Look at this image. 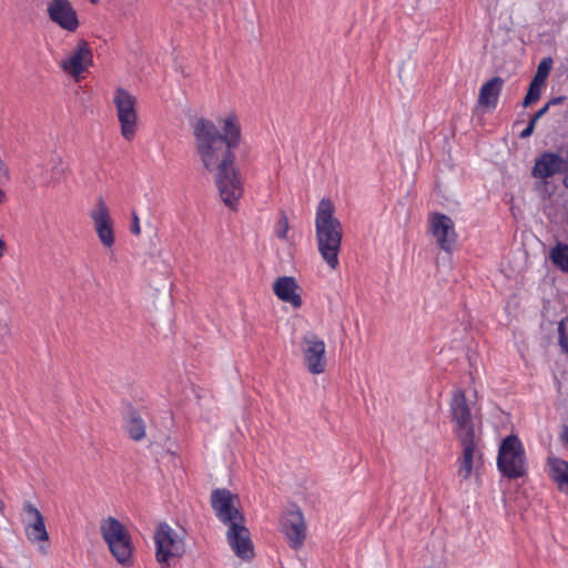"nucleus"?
Returning <instances> with one entry per match:
<instances>
[{
	"instance_id": "obj_25",
	"label": "nucleus",
	"mask_w": 568,
	"mask_h": 568,
	"mask_svg": "<svg viewBox=\"0 0 568 568\" xmlns=\"http://www.w3.org/2000/svg\"><path fill=\"white\" fill-rule=\"evenodd\" d=\"M125 429L133 440H140L145 436L144 420L136 413H130L126 416Z\"/></svg>"
},
{
	"instance_id": "obj_19",
	"label": "nucleus",
	"mask_w": 568,
	"mask_h": 568,
	"mask_svg": "<svg viewBox=\"0 0 568 568\" xmlns=\"http://www.w3.org/2000/svg\"><path fill=\"white\" fill-rule=\"evenodd\" d=\"M227 527L226 539L235 556L251 560L254 557V546L244 521L233 523Z\"/></svg>"
},
{
	"instance_id": "obj_6",
	"label": "nucleus",
	"mask_w": 568,
	"mask_h": 568,
	"mask_svg": "<svg viewBox=\"0 0 568 568\" xmlns=\"http://www.w3.org/2000/svg\"><path fill=\"white\" fill-rule=\"evenodd\" d=\"M497 466L500 473L508 478H519L526 474L525 448L517 436L509 435L501 442Z\"/></svg>"
},
{
	"instance_id": "obj_9",
	"label": "nucleus",
	"mask_w": 568,
	"mask_h": 568,
	"mask_svg": "<svg viewBox=\"0 0 568 568\" xmlns=\"http://www.w3.org/2000/svg\"><path fill=\"white\" fill-rule=\"evenodd\" d=\"M305 368L313 375L323 374L327 366L324 339L313 331L305 332L298 343Z\"/></svg>"
},
{
	"instance_id": "obj_4",
	"label": "nucleus",
	"mask_w": 568,
	"mask_h": 568,
	"mask_svg": "<svg viewBox=\"0 0 568 568\" xmlns=\"http://www.w3.org/2000/svg\"><path fill=\"white\" fill-rule=\"evenodd\" d=\"M155 558L162 566L169 567L170 564L181 558L185 552V534L182 529H176L166 523L160 524L154 532Z\"/></svg>"
},
{
	"instance_id": "obj_24",
	"label": "nucleus",
	"mask_w": 568,
	"mask_h": 568,
	"mask_svg": "<svg viewBox=\"0 0 568 568\" xmlns=\"http://www.w3.org/2000/svg\"><path fill=\"white\" fill-rule=\"evenodd\" d=\"M48 169L47 185H57L64 179L67 169L61 155L54 154L48 163Z\"/></svg>"
},
{
	"instance_id": "obj_27",
	"label": "nucleus",
	"mask_w": 568,
	"mask_h": 568,
	"mask_svg": "<svg viewBox=\"0 0 568 568\" xmlns=\"http://www.w3.org/2000/svg\"><path fill=\"white\" fill-rule=\"evenodd\" d=\"M274 234L278 240L288 244L292 243L293 236L290 232V222L285 213H281L278 220L276 221L274 225Z\"/></svg>"
},
{
	"instance_id": "obj_7",
	"label": "nucleus",
	"mask_w": 568,
	"mask_h": 568,
	"mask_svg": "<svg viewBox=\"0 0 568 568\" xmlns=\"http://www.w3.org/2000/svg\"><path fill=\"white\" fill-rule=\"evenodd\" d=\"M88 215L100 244L106 251H112L116 242L115 222L106 200L98 196Z\"/></svg>"
},
{
	"instance_id": "obj_12",
	"label": "nucleus",
	"mask_w": 568,
	"mask_h": 568,
	"mask_svg": "<svg viewBox=\"0 0 568 568\" xmlns=\"http://www.w3.org/2000/svg\"><path fill=\"white\" fill-rule=\"evenodd\" d=\"M462 455L457 460V475L463 480L477 476L483 465V455L478 448L479 435L458 438Z\"/></svg>"
},
{
	"instance_id": "obj_35",
	"label": "nucleus",
	"mask_w": 568,
	"mask_h": 568,
	"mask_svg": "<svg viewBox=\"0 0 568 568\" xmlns=\"http://www.w3.org/2000/svg\"><path fill=\"white\" fill-rule=\"evenodd\" d=\"M559 345L561 349L568 355V336H560Z\"/></svg>"
},
{
	"instance_id": "obj_10",
	"label": "nucleus",
	"mask_w": 568,
	"mask_h": 568,
	"mask_svg": "<svg viewBox=\"0 0 568 568\" xmlns=\"http://www.w3.org/2000/svg\"><path fill=\"white\" fill-rule=\"evenodd\" d=\"M449 412L454 432L458 438L478 436L475 416L471 414L464 390L458 388L453 392Z\"/></svg>"
},
{
	"instance_id": "obj_37",
	"label": "nucleus",
	"mask_w": 568,
	"mask_h": 568,
	"mask_svg": "<svg viewBox=\"0 0 568 568\" xmlns=\"http://www.w3.org/2000/svg\"><path fill=\"white\" fill-rule=\"evenodd\" d=\"M7 244L6 241L0 237V260L6 255Z\"/></svg>"
},
{
	"instance_id": "obj_3",
	"label": "nucleus",
	"mask_w": 568,
	"mask_h": 568,
	"mask_svg": "<svg viewBox=\"0 0 568 568\" xmlns=\"http://www.w3.org/2000/svg\"><path fill=\"white\" fill-rule=\"evenodd\" d=\"M100 532L112 556L122 566L132 564L133 545L126 528L114 517L100 523Z\"/></svg>"
},
{
	"instance_id": "obj_16",
	"label": "nucleus",
	"mask_w": 568,
	"mask_h": 568,
	"mask_svg": "<svg viewBox=\"0 0 568 568\" xmlns=\"http://www.w3.org/2000/svg\"><path fill=\"white\" fill-rule=\"evenodd\" d=\"M93 53L89 43L84 40L77 42L74 48L60 61V68L74 80H79L82 73L92 65Z\"/></svg>"
},
{
	"instance_id": "obj_34",
	"label": "nucleus",
	"mask_w": 568,
	"mask_h": 568,
	"mask_svg": "<svg viewBox=\"0 0 568 568\" xmlns=\"http://www.w3.org/2000/svg\"><path fill=\"white\" fill-rule=\"evenodd\" d=\"M549 110V105L546 103L541 109H539L535 115L531 118L532 121L537 122L541 116H544Z\"/></svg>"
},
{
	"instance_id": "obj_39",
	"label": "nucleus",
	"mask_w": 568,
	"mask_h": 568,
	"mask_svg": "<svg viewBox=\"0 0 568 568\" xmlns=\"http://www.w3.org/2000/svg\"><path fill=\"white\" fill-rule=\"evenodd\" d=\"M6 201V193L0 189V204L4 203Z\"/></svg>"
},
{
	"instance_id": "obj_22",
	"label": "nucleus",
	"mask_w": 568,
	"mask_h": 568,
	"mask_svg": "<svg viewBox=\"0 0 568 568\" xmlns=\"http://www.w3.org/2000/svg\"><path fill=\"white\" fill-rule=\"evenodd\" d=\"M504 83L505 81L500 77H494L486 81L479 89V106L487 111L494 110L498 104Z\"/></svg>"
},
{
	"instance_id": "obj_17",
	"label": "nucleus",
	"mask_w": 568,
	"mask_h": 568,
	"mask_svg": "<svg viewBox=\"0 0 568 568\" xmlns=\"http://www.w3.org/2000/svg\"><path fill=\"white\" fill-rule=\"evenodd\" d=\"M219 135L227 144L237 149L243 140L242 123L240 114L234 109H227L221 112L214 122Z\"/></svg>"
},
{
	"instance_id": "obj_18",
	"label": "nucleus",
	"mask_w": 568,
	"mask_h": 568,
	"mask_svg": "<svg viewBox=\"0 0 568 568\" xmlns=\"http://www.w3.org/2000/svg\"><path fill=\"white\" fill-rule=\"evenodd\" d=\"M22 521L26 537L31 544H41L49 540L44 517L30 501L23 504Z\"/></svg>"
},
{
	"instance_id": "obj_2",
	"label": "nucleus",
	"mask_w": 568,
	"mask_h": 568,
	"mask_svg": "<svg viewBox=\"0 0 568 568\" xmlns=\"http://www.w3.org/2000/svg\"><path fill=\"white\" fill-rule=\"evenodd\" d=\"M315 236L318 253L329 270L339 266L338 254L342 246L343 226L335 216V206L329 199H322L315 212Z\"/></svg>"
},
{
	"instance_id": "obj_30",
	"label": "nucleus",
	"mask_w": 568,
	"mask_h": 568,
	"mask_svg": "<svg viewBox=\"0 0 568 568\" xmlns=\"http://www.w3.org/2000/svg\"><path fill=\"white\" fill-rule=\"evenodd\" d=\"M10 328L7 323L0 322V352L3 351L4 341L9 336Z\"/></svg>"
},
{
	"instance_id": "obj_42",
	"label": "nucleus",
	"mask_w": 568,
	"mask_h": 568,
	"mask_svg": "<svg viewBox=\"0 0 568 568\" xmlns=\"http://www.w3.org/2000/svg\"><path fill=\"white\" fill-rule=\"evenodd\" d=\"M0 568H3V567L0 566Z\"/></svg>"
},
{
	"instance_id": "obj_40",
	"label": "nucleus",
	"mask_w": 568,
	"mask_h": 568,
	"mask_svg": "<svg viewBox=\"0 0 568 568\" xmlns=\"http://www.w3.org/2000/svg\"><path fill=\"white\" fill-rule=\"evenodd\" d=\"M4 510V504L0 500V515L3 514Z\"/></svg>"
},
{
	"instance_id": "obj_21",
	"label": "nucleus",
	"mask_w": 568,
	"mask_h": 568,
	"mask_svg": "<svg viewBox=\"0 0 568 568\" xmlns=\"http://www.w3.org/2000/svg\"><path fill=\"white\" fill-rule=\"evenodd\" d=\"M562 168L564 159L559 154L545 152L536 159L532 168V175L535 178L546 180L560 172Z\"/></svg>"
},
{
	"instance_id": "obj_29",
	"label": "nucleus",
	"mask_w": 568,
	"mask_h": 568,
	"mask_svg": "<svg viewBox=\"0 0 568 568\" xmlns=\"http://www.w3.org/2000/svg\"><path fill=\"white\" fill-rule=\"evenodd\" d=\"M542 88L544 84L535 80H531L529 89L523 102L524 106H528L529 104L537 102L540 99Z\"/></svg>"
},
{
	"instance_id": "obj_15",
	"label": "nucleus",
	"mask_w": 568,
	"mask_h": 568,
	"mask_svg": "<svg viewBox=\"0 0 568 568\" xmlns=\"http://www.w3.org/2000/svg\"><path fill=\"white\" fill-rule=\"evenodd\" d=\"M428 232L437 246L450 253L457 240L454 221L443 213H430L428 216Z\"/></svg>"
},
{
	"instance_id": "obj_8",
	"label": "nucleus",
	"mask_w": 568,
	"mask_h": 568,
	"mask_svg": "<svg viewBox=\"0 0 568 568\" xmlns=\"http://www.w3.org/2000/svg\"><path fill=\"white\" fill-rule=\"evenodd\" d=\"M212 173L222 202L231 210L236 209L244 194V184L235 164Z\"/></svg>"
},
{
	"instance_id": "obj_33",
	"label": "nucleus",
	"mask_w": 568,
	"mask_h": 568,
	"mask_svg": "<svg viewBox=\"0 0 568 568\" xmlns=\"http://www.w3.org/2000/svg\"><path fill=\"white\" fill-rule=\"evenodd\" d=\"M9 180V172L6 168L4 163L0 159V183L7 182Z\"/></svg>"
},
{
	"instance_id": "obj_5",
	"label": "nucleus",
	"mask_w": 568,
	"mask_h": 568,
	"mask_svg": "<svg viewBox=\"0 0 568 568\" xmlns=\"http://www.w3.org/2000/svg\"><path fill=\"white\" fill-rule=\"evenodd\" d=\"M112 102L122 138L129 142L134 140L139 131L138 98L119 87L113 92Z\"/></svg>"
},
{
	"instance_id": "obj_1",
	"label": "nucleus",
	"mask_w": 568,
	"mask_h": 568,
	"mask_svg": "<svg viewBox=\"0 0 568 568\" xmlns=\"http://www.w3.org/2000/svg\"><path fill=\"white\" fill-rule=\"evenodd\" d=\"M194 148L203 168L212 173L235 164L234 148L220 138L214 121L199 118L192 123Z\"/></svg>"
},
{
	"instance_id": "obj_28",
	"label": "nucleus",
	"mask_w": 568,
	"mask_h": 568,
	"mask_svg": "<svg viewBox=\"0 0 568 568\" xmlns=\"http://www.w3.org/2000/svg\"><path fill=\"white\" fill-rule=\"evenodd\" d=\"M552 68V59L551 58H545L540 61L538 64L536 74L534 75L532 80L541 83L545 85L547 78L551 71Z\"/></svg>"
},
{
	"instance_id": "obj_14",
	"label": "nucleus",
	"mask_w": 568,
	"mask_h": 568,
	"mask_svg": "<svg viewBox=\"0 0 568 568\" xmlns=\"http://www.w3.org/2000/svg\"><path fill=\"white\" fill-rule=\"evenodd\" d=\"M280 528L293 549H300L303 546L306 539V524L298 507L292 506L282 514Z\"/></svg>"
},
{
	"instance_id": "obj_11",
	"label": "nucleus",
	"mask_w": 568,
	"mask_h": 568,
	"mask_svg": "<svg viewBox=\"0 0 568 568\" xmlns=\"http://www.w3.org/2000/svg\"><path fill=\"white\" fill-rule=\"evenodd\" d=\"M211 506L216 517L227 526L244 521V516L240 510V499L229 489H214L211 494Z\"/></svg>"
},
{
	"instance_id": "obj_32",
	"label": "nucleus",
	"mask_w": 568,
	"mask_h": 568,
	"mask_svg": "<svg viewBox=\"0 0 568 568\" xmlns=\"http://www.w3.org/2000/svg\"><path fill=\"white\" fill-rule=\"evenodd\" d=\"M535 125H536V122L530 120V122L527 125V128L524 131H521L520 138L521 139L529 138L532 134L534 130H535Z\"/></svg>"
},
{
	"instance_id": "obj_23",
	"label": "nucleus",
	"mask_w": 568,
	"mask_h": 568,
	"mask_svg": "<svg viewBox=\"0 0 568 568\" xmlns=\"http://www.w3.org/2000/svg\"><path fill=\"white\" fill-rule=\"evenodd\" d=\"M546 466L548 476L560 490L568 494V462L556 456H549Z\"/></svg>"
},
{
	"instance_id": "obj_31",
	"label": "nucleus",
	"mask_w": 568,
	"mask_h": 568,
	"mask_svg": "<svg viewBox=\"0 0 568 568\" xmlns=\"http://www.w3.org/2000/svg\"><path fill=\"white\" fill-rule=\"evenodd\" d=\"M131 232L136 236L141 235V225L136 213L132 214Z\"/></svg>"
},
{
	"instance_id": "obj_26",
	"label": "nucleus",
	"mask_w": 568,
	"mask_h": 568,
	"mask_svg": "<svg viewBox=\"0 0 568 568\" xmlns=\"http://www.w3.org/2000/svg\"><path fill=\"white\" fill-rule=\"evenodd\" d=\"M549 257L557 268L568 273V244L557 243L551 248Z\"/></svg>"
},
{
	"instance_id": "obj_36",
	"label": "nucleus",
	"mask_w": 568,
	"mask_h": 568,
	"mask_svg": "<svg viewBox=\"0 0 568 568\" xmlns=\"http://www.w3.org/2000/svg\"><path fill=\"white\" fill-rule=\"evenodd\" d=\"M565 100V97H556L554 99H551L550 101L547 102V104L550 106V105H557V104H560L562 103Z\"/></svg>"
},
{
	"instance_id": "obj_38",
	"label": "nucleus",
	"mask_w": 568,
	"mask_h": 568,
	"mask_svg": "<svg viewBox=\"0 0 568 568\" xmlns=\"http://www.w3.org/2000/svg\"><path fill=\"white\" fill-rule=\"evenodd\" d=\"M558 334H559V337L560 336H567L566 335L565 323L562 321L558 325Z\"/></svg>"
},
{
	"instance_id": "obj_20",
	"label": "nucleus",
	"mask_w": 568,
	"mask_h": 568,
	"mask_svg": "<svg viewBox=\"0 0 568 568\" xmlns=\"http://www.w3.org/2000/svg\"><path fill=\"white\" fill-rule=\"evenodd\" d=\"M273 292L280 301L290 304L294 310L300 308L303 304L301 286L293 276L276 278L273 283Z\"/></svg>"
},
{
	"instance_id": "obj_13",
	"label": "nucleus",
	"mask_w": 568,
	"mask_h": 568,
	"mask_svg": "<svg viewBox=\"0 0 568 568\" xmlns=\"http://www.w3.org/2000/svg\"><path fill=\"white\" fill-rule=\"evenodd\" d=\"M49 20L68 33H75L81 26L77 9L70 0H47Z\"/></svg>"
},
{
	"instance_id": "obj_41",
	"label": "nucleus",
	"mask_w": 568,
	"mask_h": 568,
	"mask_svg": "<svg viewBox=\"0 0 568 568\" xmlns=\"http://www.w3.org/2000/svg\"><path fill=\"white\" fill-rule=\"evenodd\" d=\"M565 439L567 440L568 443V428L565 430Z\"/></svg>"
}]
</instances>
